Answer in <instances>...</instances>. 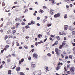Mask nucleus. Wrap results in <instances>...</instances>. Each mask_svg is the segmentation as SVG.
Masks as SVG:
<instances>
[{"mask_svg": "<svg viewBox=\"0 0 75 75\" xmlns=\"http://www.w3.org/2000/svg\"><path fill=\"white\" fill-rule=\"evenodd\" d=\"M64 18L65 19L67 18H68V17L67 16V14H65L64 15Z\"/></svg>", "mask_w": 75, "mask_h": 75, "instance_id": "20", "label": "nucleus"}, {"mask_svg": "<svg viewBox=\"0 0 75 75\" xmlns=\"http://www.w3.org/2000/svg\"><path fill=\"white\" fill-rule=\"evenodd\" d=\"M36 67L35 64H32L31 65V67L32 68H34Z\"/></svg>", "mask_w": 75, "mask_h": 75, "instance_id": "9", "label": "nucleus"}, {"mask_svg": "<svg viewBox=\"0 0 75 75\" xmlns=\"http://www.w3.org/2000/svg\"><path fill=\"white\" fill-rule=\"evenodd\" d=\"M22 47L21 46L19 47V49H20V50H21V49H22Z\"/></svg>", "mask_w": 75, "mask_h": 75, "instance_id": "60", "label": "nucleus"}, {"mask_svg": "<svg viewBox=\"0 0 75 75\" xmlns=\"http://www.w3.org/2000/svg\"><path fill=\"white\" fill-rule=\"evenodd\" d=\"M60 13H57V14H56L54 15V17L55 18H57V17H60Z\"/></svg>", "mask_w": 75, "mask_h": 75, "instance_id": "4", "label": "nucleus"}, {"mask_svg": "<svg viewBox=\"0 0 75 75\" xmlns=\"http://www.w3.org/2000/svg\"><path fill=\"white\" fill-rule=\"evenodd\" d=\"M9 45H6V46H5V48L1 51V53H3V51H7V50L6 49H7L9 48Z\"/></svg>", "mask_w": 75, "mask_h": 75, "instance_id": "1", "label": "nucleus"}, {"mask_svg": "<svg viewBox=\"0 0 75 75\" xmlns=\"http://www.w3.org/2000/svg\"><path fill=\"white\" fill-rule=\"evenodd\" d=\"M65 58V59H68V57L67 56H66Z\"/></svg>", "mask_w": 75, "mask_h": 75, "instance_id": "53", "label": "nucleus"}, {"mask_svg": "<svg viewBox=\"0 0 75 75\" xmlns=\"http://www.w3.org/2000/svg\"><path fill=\"white\" fill-rule=\"evenodd\" d=\"M11 70H8V74H11Z\"/></svg>", "mask_w": 75, "mask_h": 75, "instance_id": "21", "label": "nucleus"}, {"mask_svg": "<svg viewBox=\"0 0 75 75\" xmlns=\"http://www.w3.org/2000/svg\"><path fill=\"white\" fill-rule=\"evenodd\" d=\"M58 44V41L57 40L56 41V42L54 44L52 45V47H54V46H55V45H57Z\"/></svg>", "mask_w": 75, "mask_h": 75, "instance_id": "6", "label": "nucleus"}, {"mask_svg": "<svg viewBox=\"0 0 75 75\" xmlns=\"http://www.w3.org/2000/svg\"><path fill=\"white\" fill-rule=\"evenodd\" d=\"M72 45L73 46V47H75V43H72Z\"/></svg>", "mask_w": 75, "mask_h": 75, "instance_id": "47", "label": "nucleus"}, {"mask_svg": "<svg viewBox=\"0 0 75 75\" xmlns=\"http://www.w3.org/2000/svg\"><path fill=\"white\" fill-rule=\"evenodd\" d=\"M11 29H12V30H14L15 29V27H14V26H13L11 27Z\"/></svg>", "mask_w": 75, "mask_h": 75, "instance_id": "36", "label": "nucleus"}, {"mask_svg": "<svg viewBox=\"0 0 75 75\" xmlns=\"http://www.w3.org/2000/svg\"><path fill=\"white\" fill-rule=\"evenodd\" d=\"M66 33H65V32L64 31H63L62 32V35H66Z\"/></svg>", "mask_w": 75, "mask_h": 75, "instance_id": "22", "label": "nucleus"}, {"mask_svg": "<svg viewBox=\"0 0 75 75\" xmlns=\"http://www.w3.org/2000/svg\"><path fill=\"white\" fill-rule=\"evenodd\" d=\"M61 56H62V58H64V56H63V54H61Z\"/></svg>", "mask_w": 75, "mask_h": 75, "instance_id": "51", "label": "nucleus"}, {"mask_svg": "<svg viewBox=\"0 0 75 75\" xmlns=\"http://www.w3.org/2000/svg\"><path fill=\"white\" fill-rule=\"evenodd\" d=\"M19 25H20V23H16L15 25V28H18V26Z\"/></svg>", "mask_w": 75, "mask_h": 75, "instance_id": "10", "label": "nucleus"}, {"mask_svg": "<svg viewBox=\"0 0 75 75\" xmlns=\"http://www.w3.org/2000/svg\"><path fill=\"white\" fill-rule=\"evenodd\" d=\"M69 58H70V59H72V57L71 55H70L69 56Z\"/></svg>", "mask_w": 75, "mask_h": 75, "instance_id": "39", "label": "nucleus"}, {"mask_svg": "<svg viewBox=\"0 0 75 75\" xmlns=\"http://www.w3.org/2000/svg\"><path fill=\"white\" fill-rule=\"evenodd\" d=\"M40 12H41V13H43V12H44V11H43V10H40Z\"/></svg>", "mask_w": 75, "mask_h": 75, "instance_id": "48", "label": "nucleus"}, {"mask_svg": "<svg viewBox=\"0 0 75 75\" xmlns=\"http://www.w3.org/2000/svg\"><path fill=\"white\" fill-rule=\"evenodd\" d=\"M47 21V20L44 19V20H43V21H42L43 23H45V22H46V21Z\"/></svg>", "mask_w": 75, "mask_h": 75, "instance_id": "28", "label": "nucleus"}, {"mask_svg": "<svg viewBox=\"0 0 75 75\" xmlns=\"http://www.w3.org/2000/svg\"><path fill=\"white\" fill-rule=\"evenodd\" d=\"M17 32V31L16 30H13L12 32V34H13V35H15V33Z\"/></svg>", "mask_w": 75, "mask_h": 75, "instance_id": "15", "label": "nucleus"}, {"mask_svg": "<svg viewBox=\"0 0 75 75\" xmlns=\"http://www.w3.org/2000/svg\"><path fill=\"white\" fill-rule=\"evenodd\" d=\"M55 52L57 55H59V49L57 48L55 49Z\"/></svg>", "mask_w": 75, "mask_h": 75, "instance_id": "2", "label": "nucleus"}, {"mask_svg": "<svg viewBox=\"0 0 75 75\" xmlns=\"http://www.w3.org/2000/svg\"><path fill=\"white\" fill-rule=\"evenodd\" d=\"M31 23L32 24H35V22L33 21H32Z\"/></svg>", "mask_w": 75, "mask_h": 75, "instance_id": "26", "label": "nucleus"}, {"mask_svg": "<svg viewBox=\"0 0 75 75\" xmlns=\"http://www.w3.org/2000/svg\"><path fill=\"white\" fill-rule=\"evenodd\" d=\"M28 59V60H31V57L30 56H29Z\"/></svg>", "mask_w": 75, "mask_h": 75, "instance_id": "33", "label": "nucleus"}, {"mask_svg": "<svg viewBox=\"0 0 75 75\" xmlns=\"http://www.w3.org/2000/svg\"><path fill=\"white\" fill-rule=\"evenodd\" d=\"M35 45L36 46H37V45H38V42H36L35 44Z\"/></svg>", "mask_w": 75, "mask_h": 75, "instance_id": "63", "label": "nucleus"}, {"mask_svg": "<svg viewBox=\"0 0 75 75\" xmlns=\"http://www.w3.org/2000/svg\"><path fill=\"white\" fill-rule=\"evenodd\" d=\"M65 43H63L62 44V45L63 47H64L65 46Z\"/></svg>", "mask_w": 75, "mask_h": 75, "instance_id": "35", "label": "nucleus"}, {"mask_svg": "<svg viewBox=\"0 0 75 75\" xmlns=\"http://www.w3.org/2000/svg\"><path fill=\"white\" fill-rule=\"evenodd\" d=\"M47 26L48 27H50V26H51V24H48L47 25Z\"/></svg>", "mask_w": 75, "mask_h": 75, "instance_id": "40", "label": "nucleus"}, {"mask_svg": "<svg viewBox=\"0 0 75 75\" xmlns=\"http://www.w3.org/2000/svg\"><path fill=\"white\" fill-rule=\"evenodd\" d=\"M47 55L49 57H50V56H51V54H50V53H48V54H47Z\"/></svg>", "mask_w": 75, "mask_h": 75, "instance_id": "41", "label": "nucleus"}, {"mask_svg": "<svg viewBox=\"0 0 75 75\" xmlns=\"http://www.w3.org/2000/svg\"><path fill=\"white\" fill-rule=\"evenodd\" d=\"M75 47H74L73 48V51H75Z\"/></svg>", "mask_w": 75, "mask_h": 75, "instance_id": "64", "label": "nucleus"}, {"mask_svg": "<svg viewBox=\"0 0 75 75\" xmlns=\"http://www.w3.org/2000/svg\"><path fill=\"white\" fill-rule=\"evenodd\" d=\"M40 37H42V35L40 34H39L38 35V38H40Z\"/></svg>", "mask_w": 75, "mask_h": 75, "instance_id": "18", "label": "nucleus"}, {"mask_svg": "<svg viewBox=\"0 0 75 75\" xmlns=\"http://www.w3.org/2000/svg\"><path fill=\"white\" fill-rule=\"evenodd\" d=\"M75 35V31H73L72 32V35Z\"/></svg>", "mask_w": 75, "mask_h": 75, "instance_id": "27", "label": "nucleus"}, {"mask_svg": "<svg viewBox=\"0 0 75 75\" xmlns=\"http://www.w3.org/2000/svg\"><path fill=\"white\" fill-rule=\"evenodd\" d=\"M16 66H15L14 67H13V68H12V69H15V68H16Z\"/></svg>", "mask_w": 75, "mask_h": 75, "instance_id": "52", "label": "nucleus"}, {"mask_svg": "<svg viewBox=\"0 0 75 75\" xmlns=\"http://www.w3.org/2000/svg\"><path fill=\"white\" fill-rule=\"evenodd\" d=\"M46 71H48V67H46Z\"/></svg>", "mask_w": 75, "mask_h": 75, "instance_id": "45", "label": "nucleus"}, {"mask_svg": "<svg viewBox=\"0 0 75 75\" xmlns=\"http://www.w3.org/2000/svg\"><path fill=\"white\" fill-rule=\"evenodd\" d=\"M15 21H17V20H18V18H17L16 17V19H15Z\"/></svg>", "mask_w": 75, "mask_h": 75, "instance_id": "55", "label": "nucleus"}, {"mask_svg": "<svg viewBox=\"0 0 75 75\" xmlns=\"http://www.w3.org/2000/svg\"><path fill=\"white\" fill-rule=\"evenodd\" d=\"M7 60L8 62H10V59H7Z\"/></svg>", "mask_w": 75, "mask_h": 75, "instance_id": "29", "label": "nucleus"}, {"mask_svg": "<svg viewBox=\"0 0 75 75\" xmlns=\"http://www.w3.org/2000/svg\"><path fill=\"white\" fill-rule=\"evenodd\" d=\"M11 30H8V31H7V34H10V33H11Z\"/></svg>", "mask_w": 75, "mask_h": 75, "instance_id": "23", "label": "nucleus"}, {"mask_svg": "<svg viewBox=\"0 0 75 75\" xmlns=\"http://www.w3.org/2000/svg\"><path fill=\"white\" fill-rule=\"evenodd\" d=\"M17 7V6H14L13 7H12V8L11 9V10H13V9L14 8H16V7Z\"/></svg>", "mask_w": 75, "mask_h": 75, "instance_id": "30", "label": "nucleus"}, {"mask_svg": "<svg viewBox=\"0 0 75 75\" xmlns=\"http://www.w3.org/2000/svg\"><path fill=\"white\" fill-rule=\"evenodd\" d=\"M6 43H7V44H9V43H10V41L9 40H7Z\"/></svg>", "mask_w": 75, "mask_h": 75, "instance_id": "46", "label": "nucleus"}, {"mask_svg": "<svg viewBox=\"0 0 75 75\" xmlns=\"http://www.w3.org/2000/svg\"><path fill=\"white\" fill-rule=\"evenodd\" d=\"M8 38V36L6 35L4 37V39L5 40H6Z\"/></svg>", "mask_w": 75, "mask_h": 75, "instance_id": "16", "label": "nucleus"}, {"mask_svg": "<svg viewBox=\"0 0 75 75\" xmlns=\"http://www.w3.org/2000/svg\"><path fill=\"white\" fill-rule=\"evenodd\" d=\"M69 30H72V27L71 26H70V27H69Z\"/></svg>", "mask_w": 75, "mask_h": 75, "instance_id": "31", "label": "nucleus"}, {"mask_svg": "<svg viewBox=\"0 0 75 75\" xmlns=\"http://www.w3.org/2000/svg\"><path fill=\"white\" fill-rule=\"evenodd\" d=\"M24 62V59L22 58L21 60V61L19 62V64H21V63L22 62Z\"/></svg>", "mask_w": 75, "mask_h": 75, "instance_id": "11", "label": "nucleus"}, {"mask_svg": "<svg viewBox=\"0 0 75 75\" xmlns=\"http://www.w3.org/2000/svg\"><path fill=\"white\" fill-rule=\"evenodd\" d=\"M20 75H25L24 73H23L22 72H21L19 73Z\"/></svg>", "mask_w": 75, "mask_h": 75, "instance_id": "24", "label": "nucleus"}, {"mask_svg": "<svg viewBox=\"0 0 75 75\" xmlns=\"http://www.w3.org/2000/svg\"><path fill=\"white\" fill-rule=\"evenodd\" d=\"M34 46H33V45H31V48H34Z\"/></svg>", "mask_w": 75, "mask_h": 75, "instance_id": "61", "label": "nucleus"}, {"mask_svg": "<svg viewBox=\"0 0 75 75\" xmlns=\"http://www.w3.org/2000/svg\"><path fill=\"white\" fill-rule=\"evenodd\" d=\"M67 74H71V73H70V71H68Z\"/></svg>", "mask_w": 75, "mask_h": 75, "instance_id": "58", "label": "nucleus"}, {"mask_svg": "<svg viewBox=\"0 0 75 75\" xmlns=\"http://www.w3.org/2000/svg\"><path fill=\"white\" fill-rule=\"evenodd\" d=\"M13 35H10L8 36L9 38H13Z\"/></svg>", "mask_w": 75, "mask_h": 75, "instance_id": "19", "label": "nucleus"}, {"mask_svg": "<svg viewBox=\"0 0 75 75\" xmlns=\"http://www.w3.org/2000/svg\"><path fill=\"white\" fill-rule=\"evenodd\" d=\"M63 54L65 55V54H66V52H65L64 51V52H63Z\"/></svg>", "mask_w": 75, "mask_h": 75, "instance_id": "56", "label": "nucleus"}, {"mask_svg": "<svg viewBox=\"0 0 75 75\" xmlns=\"http://www.w3.org/2000/svg\"><path fill=\"white\" fill-rule=\"evenodd\" d=\"M70 70L71 72H74V71H75V68L74 67H72L71 69H70Z\"/></svg>", "mask_w": 75, "mask_h": 75, "instance_id": "8", "label": "nucleus"}, {"mask_svg": "<svg viewBox=\"0 0 75 75\" xmlns=\"http://www.w3.org/2000/svg\"><path fill=\"white\" fill-rule=\"evenodd\" d=\"M28 11V10L26 9L25 10V11H24V13H26V12H27V11Z\"/></svg>", "mask_w": 75, "mask_h": 75, "instance_id": "43", "label": "nucleus"}, {"mask_svg": "<svg viewBox=\"0 0 75 75\" xmlns=\"http://www.w3.org/2000/svg\"><path fill=\"white\" fill-rule=\"evenodd\" d=\"M59 68H60V66H58L56 67V70L58 71L59 69Z\"/></svg>", "mask_w": 75, "mask_h": 75, "instance_id": "17", "label": "nucleus"}, {"mask_svg": "<svg viewBox=\"0 0 75 75\" xmlns=\"http://www.w3.org/2000/svg\"><path fill=\"white\" fill-rule=\"evenodd\" d=\"M24 48H25L26 49H28V47L27 46H25L24 47Z\"/></svg>", "mask_w": 75, "mask_h": 75, "instance_id": "37", "label": "nucleus"}, {"mask_svg": "<svg viewBox=\"0 0 75 75\" xmlns=\"http://www.w3.org/2000/svg\"><path fill=\"white\" fill-rule=\"evenodd\" d=\"M49 12L50 13V14H51V15H53L54 13V11L52 9H51L49 11Z\"/></svg>", "mask_w": 75, "mask_h": 75, "instance_id": "3", "label": "nucleus"}, {"mask_svg": "<svg viewBox=\"0 0 75 75\" xmlns=\"http://www.w3.org/2000/svg\"><path fill=\"white\" fill-rule=\"evenodd\" d=\"M16 71H20V67H16Z\"/></svg>", "mask_w": 75, "mask_h": 75, "instance_id": "14", "label": "nucleus"}, {"mask_svg": "<svg viewBox=\"0 0 75 75\" xmlns=\"http://www.w3.org/2000/svg\"><path fill=\"white\" fill-rule=\"evenodd\" d=\"M43 8H45V9H47V7L45 6H43Z\"/></svg>", "mask_w": 75, "mask_h": 75, "instance_id": "44", "label": "nucleus"}, {"mask_svg": "<svg viewBox=\"0 0 75 75\" xmlns=\"http://www.w3.org/2000/svg\"><path fill=\"white\" fill-rule=\"evenodd\" d=\"M2 6H5V3L4 2H2Z\"/></svg>", "mask_w": 75, "mask_h": 75, "instance_id": "38", "label": "nucleus"}, {"mask_svg": "<svg viewBox=\"0 0 75 75\" xmlns=\"http://www.w3.org/2000/svg\"><path fill=\"white\" fill-rule=\"evenodd\" d=\"M3 66L2 65H1V66H0V68L1 69V68H3Z\"/></svg>", "mask_w": 75, "mask_h": 75, "instance_id": "42", "label": "nucleus"}, {"mask_svg": "<svg viewBox=\"0 0 75 75\" xmlns=\"http://www.w3.org/2000/svg\"><path fill=\"white\" fill-rule=\"evenodd\" d=\"M38 40V38H35V41H37Z\"/></svg>", "mask_w": 75, "mask_h": 75, "instance_id": "57", "label": "nucleus"}, {"mask_svg": "<svg viewBox=\"0 0 75 75\" xmlns=\"http://www.w3.org/2000/svg\"><path fill=\"white\" fill-rule=\"evenodd\" d=\"M35 50L34 49H33L31 50V51H30V52H29V53H31V52H34V51Z\"/></svg>", "mask_w": 75, "mask_h": 75, "instance_id": "25", "label": "nucleus"}, {"mask_svg": "<svg viewBox=\"0 0 75 75\" xmlns=\"http://www.w3.org/2000/svg\"><path fill=\"white\" fill-rule=\"evenodd\" d=\"M22 25H25V23H24V22H23L22 23Z\"/></svg>", "mask_w": 75, "mask_h": 75, "instance_id": "49", "label": "nucleus"}, {"mask_svg": "<svg viewBox=\"0 0 75 75\" xmlns=\"http://www.w3.org/2000/svg\"><path fill=\"white\" fill-rule=\"evenodd\" d=\"M53 4H56V2L55 0H49Z\"/></svg>", "mask_w": 75, "mask_h": 75, "instance_id": "5", "label": "nucleus"}, {"mask_svg": "<svg viewBox=\"0 0 75 75\" xmlns=\"http://www.w3.org/2000/svg\"><path fill=\"white\" fill-rule=\"evenodd\" d=\"M68 28V25H65L64 27V29L65 30H67Z\"/></svg>", "mask_w": 75, "mask_h": 75, "instance_id": "12", "label": "nucleus"}, {"mask_svg": "<svg viewBox=\"0 0 75 75\" xmlns=\"http://www.w3.org/2000/svg\"><path fill=\"white\" fill-rule=\"evenodd\" d=\"M25 28L26 29H27L28 28H30V27H29V25L26 26H25Z\"/></svg>", "mask_w": 75, "mask_h": 75, "instance_id": "32", "label": "nucleus"}, {"mask_svg": "<svg viewBox=\"0 0 75 75\" xmlns=\"http://www.w3.org/2000/svg\"><path fill=\"white\" fill-rule=\"evenodd\" d=\"M40 18L39 17H37V20H40Z\"/></svg>", "mask_w": 75, "mask_h": 75, "instance_id": "50", "label": "nucleus"}, {"mask_svg": "<svg viewBox=\"0 0 75 75\" xmlns=\"http://www.w3.org/2000/svg\"><path fill=\"white\" fill-rule=\"evenodd\" d=\"M56 39H57V40H58V41H59V40H61V38H60L58 36H56Z\"/></svg>", "mask_w": 75, "mask_h": 75, "instance_id": "13", "label": "nucleus"}, {"mask_svg": "<svg viewBox=\"0 0 75 75\" xmlns=\"http://www.w3.org/2000/svg\"><path fill=\"white\" fill-rule=\"evenodd\" d=\"M17 43V46H19V43H18V42H16Z\"/></svg>", "mask_w": 75, "mask_h": 75, "instance_id": "54", "label": "nucleus"}, {"mask_svg": "<svg viewBox=\"0 0 75 75\" xmlns=\"http://www.w3.org/2000/svg\"><path fill=\"white\" fill-rule=\"evenodd\" d=\"M33 56L34 58H37V57L38 56V55H37V54L35 53H34L33 54Z\"/></svg>", "mask_w": 75, "mask_h": 75, "instance_id": "7", "label": "nucleus"}, {"mask_svg": "<svg viewBox=\"0 0 75 75\" xmlns=\"http://www.w3.org/2000/svg\"><path fill=\"white\" fill-rule=\"evenodd\" d=\"M63 47V46L62 45H60L59 47V49H62Z\"/></svg>", "mask_w": 75, "mask_h": 75, "instance_id": "34", "label": "nucleus"}, {"mask_svg": "<svg viewBox=\"0 0 75 75\" xmlns=\"http://www.w3.org/2000/svg\"><path fill=\"white\" fill-rule=\"evenodd\" d=\"M3 24L2 23L0 26V27H3Z\"/></svg>", "mask_w": 75, "mask_h": 75, "instance_id": "62", "label": "nucleus"}, {"mask_svg": "<svg viewBox=\"0 0 75 75\" xmlns=\"http://www.w3.org/2000/svg\"><path fill=\"white\" fill-rule=\"evenodd\" d=\"M47 38L45 39L44 40V42H45L47 41Z\"/></svg>", "mask_w": 75, "mask_h": 75, "instance_id": "59", "label": "nucleus"}]
</instances>
